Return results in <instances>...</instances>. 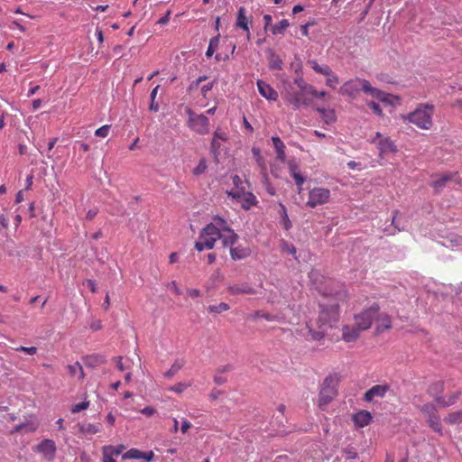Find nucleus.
I'll list each match as a JSON object with an SVG mask.
<instances>
[{
    "label": "nucleus",
    "mask_w": 462,
    "mask_h": 462,
    "mask_svg": "<svg viewBox=\"0 0 462 462\" xmlns=\"http://www.w3.org/2000/svg\"><path fill=\"white\" fill-rule=\"evenodd\" d=\"M221 239L224 246L230 247V255L233 260H242L250 254V249L243 246H234L238 236L231 229L228 222L219 217H212L211 222L204 226V249H211L215 243Z\"/></svg>",
    "instance_id": "obj_1"
},
{
    "label": "nucleus",
    "mask_w": 462,
    "mask_h": 462,
    "mask_svg": "<svg viewBox=\"0 0 462 462\" xmlns=\"http://www.w3.org/2000/svg\"><path fill=\"white\" fill-rule=\"evenodd\" d=\"M321 310L317 320L318 329H314L309 323L306 324L311 338L315 341L322 339L328 328H333L339 320V307L337 303L320 305Z\"/></svg>",
    "instance_id": "obj_2"
},
{
    "label": "nucleus",
    "mask_w": 462,
    "mask_h": 462,
    "mask_svg": "<svg viewBox=\"0 0 462 462\" xmlns=\"http://www.w3.org/2000/svg\"><path fill=\"white\" fill-rule=\"evenodd\" d=\"M434 106L430 104H420L416 109L404 116L409 123L415 125L417 127L429 130L431 128L432 116Z\"/></svg>",
    "instance_id": "obj_3"
},
{
    "label": "nucleus",
    "mask_w": 462,
    "mask_h": 462,
    "mask_svg": "<svg viewBox=\"0 0 462 462\" xmlns=\"http://www.w3.org/2000/svg\"><path fill=\"white\" fill-rule=\"evenodd\" d=\"M337 383L338 379L336 375L329 374L324 379L319 394V406L321 410H325L337 395Z\"/></svg>",
    "instance_id": "obj_4"
},
{
    "label": "nucleus",
    "mask_w": 462,
    "mask_h": 462,
    "mask_svg": "<svg viewBox=\"0 0 462 462\" xmlns=\"http://www.w3.org/2000/svg\"><path fill=\"white\" fill-rule=\"evenodd\" d=\"M297 79L298 78H295L293 81L285 83L283 89V95L286 101L294 109H298L301 106H306L309 104V100L303 97L306 93L301 92L300 88H298V84L296 83Z\"/></svg>",
    "instance_id": "obj_5"
},
{
    "label": "nucleus",
    "mask_w": 462,
    "mask_h": 462,
    "mask_svg": "<svg viewBox=\"0 0 462 462\" xmlns=\"http://www.w3.org/2000/svg\"><path fill=\"white\" fill-rule=\"evenodd\" d=\"M370 82L367 79L356 78L345 82L339 89V93L343 96L355 98L362 90L365 93V86H369Z\"/></svg>",
    "instance_id": "obj_6"
},
{
    "label": "nucleus",
    "mask_w": 462,
    "mask_h": 462,
    "mask_svg": "<svg viewBox=\"0 0 462 462\" xmlns=\"http://www.w3.org/2000/svg\"><path fill=\"white\" fill-rule=\"evenodd\" d=\"M378 316V305L373 304L369 309L365 310L361 313L355 316V321L359 329L366 330L368 329L373 321L375 320V318Z\"/></svg>",
    "instance_id": "obj_7"
},
{
    "label": "nucleus",
    "mask_w": 462,
    "mask_h": 462,
    "mask_svg": "<svg viewBox=\"0 0 462 462\" xmlns=\"http://www.w3.org/2000/svg\"><path fill=\"white\" fill-rule=\"evenodd\" d=\"M330 190L326 188H313L309 192V199L306 205L311 208L323 205L328 201Z\"/></svg>",
    "instance_id": "obj_8"
},
{
    "label": "nucleus",
    "mask_w": 462,
    "mask_h": 462,
    "mask_svg": "<svg viewBox=\"0 0 462 462\" xmlns=\"http://www.w3.org/2000/svg\"><path fill=\"white\" fill-rule=\"evenodd\" d=\"M34 450L42 454L44 458L51 462L55 458L57 447L52 439H45L35 447Z\"/></svg>",
    "instance_id": "obj_9"
},
{
    "label": "nucleus",
    "mask_w": 462,
    "mask_h": 462,
    "mask_svg": "<svg viewBox=\"0 0 462 462\" xmlns=\"http://www.w3.org/2000/svg\"><path fill=\"white\" fill-rule=\"evenodd\" d=\"M390 390L389 384H376L365 392L364 401L371 402L374 398H383Z\"/></svg>",
    "instance_id": "obj_10"
},
{
    "label": "nucleus",
    "mask_w": 462,
    "mask_h": 462,
    "mask_svg": "<svg viewBox=\"0 0 462 462\" xmlns=\"http://www.w3.org/2000/svg\"><path fill=\"white\" fill-rule=\"evenodd\" d=\"M256 85L262 97L269 101H276L278 99V92L271 85L262 79H258Z\"/></svg>",
    "instance_id": "obj_11"
},
{
    "label": "nucleus",
    "mask_w": 462,
    "mask_h": 462,
    "mask_svg": "<svg viewBox=\"0 0 462 462\" xmlns=\"http://www.w3.org/2000/svg\"><path fill=\"white\" fill-rule=\"evenodd\" d=\"M298 88L306 95H311L315 98H322L327 96V92L324 90L319 91L312 85L308 84L302 77H298L296 80Z\"/></svg>",
    "instance_id": "obj_12"
},
{
    "label": "nucleus",
    "mask_w": 462,
    "mask_h": 462,
    "mask_svg": "<svg viewBox=\"0 0 462 462\" xmlns=\"http://www.w3.org/2000/svg\"><path fill=\"white\" fill-rule=\"evenodd\" d=\"M189 116L188 125L190 129L200 134L202 133V115H197L190 107L185 108Z\"/></svg>",
    "instance_id": "obj_13"
},
{
    "label": "nucleus",
    "mask_w": 462,
    "mask_h": 462,
    "mask_svg": "<svg viewBox=\"0 0 462 462\" xmlns=\"http://www.w3.org/2000/svg\"><path fill=\"white\" fill-rule=\"evenodd\" d=\"M361 331L363 330L359 329L356 322L353 326L345 325L342 328V338L347 343L354 342L359 337Z\"/></svg>",
    "instance_id": "obj_14"
},
{
    "label": "nucleus",
    "mask_w": 462,
    "mask_h": 462,
    "mask_svg": "<svg viewBox=\"0 0 462 462\" xmlns=\"http://www.w3.org/2000/svg\"><path fill=\"white\" fill-rule=\"evenodd\" d=\"M154 457L152 451L143 452L137 448H131L123 455V459H144L151 461Z\"/></svg>",
    "instance_id": "obj_15"
},
{
    "label": "nucleus",
    "mask_w": 462,
    "mask_h": 462,
    "mask_svg": "<svg viewBox=\"0 0 462 462\" xmlns=\"http://www.w3.org/2000/svg\"><path fill=\"white\" fill-rule=\"evenodd\" d=\"M377 148L380 152V156H383L387 153H394L397 152V147L393 140L389 137H384L379 140L377 143Z\"/></svg>",
    "instance_id": "obj_16"
},
{
    "label": "nucleus",
    "mask_w": 462,
    "mask_h": 462,
    "mask_svg": "<svg viewBox=\"0 0 462 462\" xmlns=\"http://www.w3.org/2000/svg\"><path fill=\"white\" fill-rule=\"evenodd\" d=\"M352 420L357 427L364 428L372 421V415L368 411L362 410L355 413Z\"/></svg>",
    "instance_id": "obj_17"
},
{
    "label": "nucleus",
    "mask_w": 462,
    "mask_h": 462,
    "mask_svg": "<svg viewBox=\"0 0 462 462\" xmlns=\"http://www.w3.org/2000/svg\"><path fill=\"white\" fill-rule=\"evenodd\" d=\"M365 94L378 99L383 103L389 104L391 96L376 88H374L371 83L365 86Z\"/></svg>",
    "instance_id": "obj_18"
},
{
    "label": "nucleus",
    "mask_w": 462,
    "mask_h": 462,
    "mask_svg": "<svg viewBox=\"0 0 462 462\" xmlns=\"http://www.w3.org/2000/svg\"><path fill=\"white\" fill-rule=\"evenodd\" d=\"M228 292L232 295L255 294V290L248 283L234 284L228 287Z\"/></svg>",
    "instance_id": "obj_19"
},
{
    "label": "nucleus",
    "mask_w": 462,
    "mask_h": 462,
    "mask_svg": "<svg viewBox=\"0 0 462 462\" xmlns=\"http://www.w3.org/2000/svg\"><path fill=\"white\" fill-rule=\"evenodd\" d=\"M457 173H445L442 174L439 179L432 181L431 186L434 188L435 192L439 193L447 184V182L453 180L457 177Z\"/></svg>",
    "instance_id": "obj_20"
},
{
    "label": "nucleus",
    "mask_w": 462,
    "mask_h": 462,
    "mask_svg": "<svg viewBox=\"0 0 462 462\" xmlns=\"http://www.w3.org/2000/svg\"><path fill=\"white\" fill-rule=\"evenodd\" d=\"M245 13H246V10L244 6H241L238 9L236 26L237 28H240V29L244 30L245 32H246L247 39H249L250 32H249V26H248V19L245 15Z\"/></svg>",
    "instance_id": "obj_21"
},
{
    "label": "nucleus",
    "mask_w": 462,
    "mask_h": 462,
    "mask_svg": "<svg viewBox=\"0 0 462 462\" xmlns=\"http://www.w3.org/2000/svg\"><path fill=\"white\" fill-rule=\"evenodd\" d=\"M232 370H233V365H226L219 366L217 369L216 374L214 375L215 383L217 385H221V384L225 383L227 380L226 374Z\"/></svg>",
    "instance_id": "obj_22"
},
{
    "label": "nucleus",
    "mask_w": 462,
    "mask_h": 462,
    "mask_svg": "<svg viewBox=\"0 0 462 462\" xmlns=\"http://www.w3.org/2000/svg\"><path fill=\"white\" fill-rule=\"evenodd\" d=\"M308 64L316 73L326 76L327 78L331 76L332 73H334V71L328 65L319 64V62L316 60H309Z\"/></svg>",
    "instance_id": "obj_23"
},
{
    "label": "nucleus",
    "mask_w": 462,
    "mask_h": 462,
    "mask_svg": "<svg viewBox=\"0 0 462 462\" xmlns=\"http://www.w3.org/2000/svg\"><path fill=\"white\" fill-rule=\"evenodd\" d=\"M308 64L316 73L326 76L327 78L331 76L332 73H334V71L328 65L319 64V62L316 60H309Z\"/></svg>",
    "instance_id": "obj_24"
},
{
    "label": "nucleus",
    "mask_w": 462,
    "mask_h": 462,
    "mask_svg": "<svg viewBox=\"0 0 462 462\" xmlns=\"http://www.w3.org/2000/svg\"><path fill=\"white\" fill-rule=\"evenodd\" d=\"M308 64L316 73L326 76L327 78L331 76L332 73H334V71L328 65L319 64V62L316 60H309Z\"/></svg>",
    "instance_id": "obj_25"
},
{
    "label": "nucleus",
    "mask_w": 462,
    "mask_h": 462,
    "mask_svg": "<svg viewBox=\"0 0 462 462\" xmlns=\"http://www.w3.org/2000/svg\"><path fill=\"white\" fill-rule=\"evenodd\" d=\"M289 171L295 180L297 186H302L306 180V176L301 173L298 165L294 162L289 163Z\"/></svg>",
    "instance_id": "obj_26"
},
{
    "label": "nucleus",
    "mask_w": 462,
    "mask_h": 462,
    "mask_svg": "<svg viewBox=\"0 0 462 462\" xmlns=\"http://www.w3.org/2000/svg\"><path fill=\"white\" fill-rule=\"evenodd\" d=\"M104 363H106V357L98 354L89 355L84 358L85 365L90 368L97 367Z\"/></svg>",
    "instance_id": "obj_27"
},
{
    "label": "nucleus",
    "mask_w": 462,
    "mask_h": 462,
    "mask_svg": "<svg viewBox=\"0 0 462 462\" xmlns=\"http://www.w3.org/2000/svg\"><path fill=\"white\" fill-rule=\"evenodd\" d=\"M268 65L269 69L272 70H281L282 69V60L279 55H277L272 50L268 51Z\"/></svg>",
    "instance_id": "obj_28"
},
{
    "label": "nucleus",
    "mask_w": 462,
    "mask_h": 462,
    "mask_svg": "<svg viewBox=\"0 0 462 462\" xmlns=\"http://www.w3.org/2000/svg\"><path fill=\"white\" fill-rule=\"evenodd\" d=\"M317 111L319 113L321 119L327 125H331L337 120L335 110L332 108L318 107Z\"/></svg>",
    "instance_id": "obj_29"
},
{
    "label": "nucleus",
    "mask_w": 462,
    "mask_h": 462,
    "mask_svg": "<svg viewBox=\"0 0 462 462\" xmlns=\"http://www.w3.org/2000/svg\"><path fill=\"white\" fill-rule=\"evenodd\" d=\"M257 203L258 200L252 192L245 191L244 194H242V199L240 201V204L244 209L248 210L253 206H255Z\"/></svg>",
    "instance_id": "obj_30"
},
{
    "label": "nucleus",
    "mask_w": 462,
    "mask_h": 462,
    "mask_svg": "<svg viewBox=\"0 0 462 462\" xmlns=\"http://www.w3.org/2000/svg\"><path fill=\"white\" fill-rule=\"evenodd\" d=\"M272 142L277 153V159L283 162L285 160V145L278 136H273Z\"/></svg>",
    "instance_id": "obj_31"
},
{
    "label": "nucleus",
    "mask_w": 462,
    "mask_h": 462,
    "mask_svg": "<svg viewBox=\"0 0 462 462\" xmlns=\"http://www.w3.org/2000/svg\"><path fill=\"white\" fill-rule=\"evenodd\" d=\"M279 215L281 218V225L283 226L285 230H290L292 226V224L289 218L287 208L282 202H279Z\"/></svg>",
    "instance_id": "obj_32"
},
{
    "label": "nucleus",
    "mask_w": 462,
    "mask_h": 462,
    "mask_svg": "<svg viewBox=\"0 0 462 462\" xmlns=\"http://www.w3.org/2000/svg\"><path fill=\"white\" fill-rule=\"evenodd\" d=\"M190 223H189V226H190V229L195 232L196 229L199 230V240L195 243V248L196 250H198L199 252H202V241H200V239L202 238V228H199V220L196 219V218H190L189 219Z\"/></svg>",
    "instance_id": "obj_33"
},
{
    "label": "nucleus",
    "mask_w": 462,
    "mask_h": 462,
    "mask_svg": "<svg viewBox=\"0 0 462 462\" xmlns=\"http://www.w3.org/2000/svg\"><path fill=\"white\" fill-rule=\"evenodd\" d=\"M290 26V23L286 19H282L273 26L271 27V32L273 35H282L285 30Z\"/></svg>",
    "instance_id": "obj_34"
},
{
    "label": "nucleus",
    "mask_w": 462,
    "mask_h": 462,
    "mask_svg": "<svg viewBox=\"0 0 462 462\" xmlns=\"http://www.w3.org/2000/svg\"><path fill=\"white\" fill-rule=\"evenodd\" d=\"M377 322V330L381 331V329H387L391 328V319L389 316L385 314H380L378 312V316L375 318V320Z\"/></svg>",
    "instance_id": "obj_35"
},
{
    "label": "nucleus",
    "mask_w": 462,
    "mask_h": 462,
    "mask_svg": "<svg viewBox=\"0 0 462 462\" xmlns=\"http://www.w3.org/2000/svg\"><path fill=\"white\" fill-rule=\"evenodd\" d=\"M391 226L393 227V230H391L390 228L387 229L386 231H387L388 235H394L395 232L402 231V230L405 229V225L402 223V219L397 217V212L392 218Z\"/></svg>",
    "instance_id": "obj_36"
},
{
    "label": "nucleus",
    "mask_w": 462,
    "mask_h": 462,
    "mask_svg": "<svg viewBox=\"0 0 462 462\" xmlns=\"http://www.w3.org/2000/svg\"><path fill=\"white\" fill-rule=\"evenodd\" d=\"M429 426L437 433L442 435V426L439 414H435L427 419Z\"/></svg>",
    "instance_id": "obj_37"
},
{
    "label": "nucleus",
    "mask_w": 462,
    "mask_h": 462,
    "mask_svg": "<svg viewBox=\"0 0 462 462\" xmlns=\"http://www.w3.org/2000/svg\"><path fill=\"white\" fill-rule=\"evenodd\" d=\"M460 395V392H457L454 393H451L447 397V399L439 397L437 399V402L443 405V406H451L457 401L458 397Z\"/></svg>",
    "instance_id": "obj_38"
},
{
    "label": "nucleus",
    "mask_w": 462,
    "mask_h": 462,
    "mask_svg": "<svg viewBox=\"0 0 462 462\" xmlns=\"http://www.w3.org/2000/svg\"><path fill=\"white\" fill-rule=\"evenodd\" d=\"M125 447L124 445H118V446H104L102 448V451L108 453L111 456H119L124 450Z\"/></svg>",
    "instance_id": "obj_39"
},
{
    "label": "nucleus",
    "mask_w": 462,
    "mask_h": 462,
    "mask_svg": "<svg viewBox=\"0 0 462 462\" xmlns=\"http://www.w3.org/2000/svg\"><path fill=\"white\" fill-rule=\"evenodd\" d=\"M420 410L427 417V419L438 413L436 406L430 402L421 405Z\"/></svg>",
    "instance_id": "obj_40"
},
{
    "label": "nucleus",
    "mask_w": 462,
    "mask_h": 462,
    "mask_svg": "<svg viewBox=\"0 0 462 462\" xmlns=\"http://www.w3.org/2000/svg\"><path fill=\"white\" fill-rule=\"evenodd\" d=\"M160 86H156L151 92L150 94V106H149V109L150 111L152 112H158L159 111V103L155 101V98L157 97V93H158V89H159Z\"/></svg>",
    "instance_id": "obj_41"
},
{
    "label": "nucleus",
    "mask_w": 462,
    "mask_h": 462,
    "mask_svg": "<svg viewBox=\"0 0 462 462\" xmlns=\"http://www.w3.org/2000/svg\"><path fill=\"white\" fill-rule=\"evenodd\" d=\"M80 431L87 434H96L100 431L98 425L92 423H83L79 425Z\"/></svg>",
    "instance_id": "obj_42"
},
{
    "label": "nucleus",
    "mask_w": 462,
    "mask_h": 462,
    "mask_svg": "<svg viewBox=\"0 0 462 462\" xmlns=\"http://www.w3.org/2000/svg\"><path fill=\"white\" fill-rule=\"evenodd\" d=\"M219 42H220L219 35L213 37L209 41V44H208V50L206 51L207 57H208V58L212 57V55L214 54L216 50L218 48Z\"/></svg>",
    "instance_id": "obj_43"
},
{
    "label": "nucleus",
    "mask_w": 462,
    "mask_h": 462,
    "mask_svg": "<svg viewBox=\"0 0 462 462\" xmlns=\"http://www.w3.org/2000/svg\"><path fill=\"white\" fill-rule=\"evenodd\" d=\"M261 183L269 195H276V189L271 183L269 176H263V178L261 179Z\"/></svg>",
    "instance_id": "obj_44"
},
{
    "label": "nucleus",
    "mask_w": 462,
    "mask_h": 462,
    "mask_svg": "<svg viewBox=\"0 0 462 462\" xmlns=\"http://www.w3.org/2000/svg\"><path fill=\"white\" fill-rule=\"evenodd\" d=\"M254 318H263L268 321H274V320H279L280 319V317L278 315H274V314H270V313H266L263 310H257L254 312Z\"/></svg>",
    "instance_id": "obj_45"
},
{
    "label": "nucleus",
    "mask_w": 462,
    "mask_h": 462,
    "mask_svg": "<svg viewBox=\"0 0 462 462\" xmlns=\"http://www.w3.org/2000/svg\"><path fill=\"white\" fill-rule=\"evenodd\" d=\"M446 420L449 424H456V423L461 422L462 421V411H457L448 414Z\"/></svg>",
    "instance_id": "obj_46"
},
{
    "label": "nucleus",
    "mask_w": 462,
    "mask_h": 462,
    "mask_svg": "<svg viewBox=\"0 0 462 462\" xmlns=\"http://www.w3.org/2000/svg\"><path fill=\"white\" fill-rule=\"evenodd\" d=\"M448 242L450 243L448 246H451L453 249L462 250V236H452Z\"/></svg>",
    "instance_id": "obj_47"
},
{
    "label": "nucleus",
    "mask_w": 462,
    "mask_h": 462,
    "mask_svg": "<svg viewBox=\"0 0 462 462\" xmlns=\"http://www.w3.org/2000/svg\"><path fill=\"white\" fill-rule=\"evenodd\" d=\"M228 310H229V305L225 302H221L217 305H211L208 307V310L210 312H214V313H221V312Z\"/></svg>",
    "instance_id": "obj_48"
},
{
    "label": "nucleus",
    "mask_w": 462,
    "mask_h": 462,
    "mask_svg": "<svg viewBox=\"0 0 462 462\" xmlns=\"http://www.w3.org/2000/svg\"><path fill=\"white\" fill-rule=\"evenodd\" d=\"M69 373L72 374V375H76L77 373L79 372V378H83L84 377V372H83V368L81 366V365L77 362L75 363L74 365H69Z\"/></svg>",
    "instance_id": "obj_49"
},
{
    "label": "nucleus",
    "mask_w": 462,
    "mask_h": 462,
    "mask_svg": "<svg viewBox=\"0 0 462 462\" xmlns=\"http://www.w3.org/2000/svg\"><path fill=\"white\" fill-rule=\"evenodd\" d=\"M182 367V364L179 362H175L171 368L164 373V376L167 378H171Z\"/></svg>",
    "instance_id": "obj_50"
},
{
    "label": "nucleus",
    "mask_w": 462,
    "mask_h": 462,
    "mask_svg": "<svg viewBox=\"0 0 462 462\" xmlns=\"http://www.w3.org/2000/svg\"><path fill=\"white\" fill-rule=\"evenodd\" d=\"M338 83L339 78L336 73H332L331 76L328 77L326 79V85L331 88H336Z\"/></svg>",
    "instance_id": "obj_51"
},
{
    "label": "nucleus",
    "mask_w": 462,
    "mask_h": 462,
    "mask_svg": "<svg viewBox=\"0 0 462 462\" xmlns=\"http://www.w3.org/2000/svg\"><path fill=\"white\" fill-rule=\"evenodd\" d=\"M111 126L108 125H105L98 129L96 130L95 135L98 137L105 138L108 135Z\"/></svg>",
    "instance_id": "obj_52"
},
{
    "label": "nucleus",
    "mask_w": 462,
    "mask_h": 462,
    "mask_svg": "<svg viewBox=\"0 0 462 462\" xmlns=\"http://www.w3.org/2000/svg\"><path fill=\"white\" fill-rule=\"evenodd\" d=\"M14 350L17 352H24L25 354L30 355V356H33L37 353V347H35V346L27 347V346H21L15 347Z\"/></svg>",
    "instance_id": "obj_53"
},
{
    "label": "nucleus",
    "mask_w": 462,
    "mask_h": 462,
    "mask_svg": "<svg viewBox=\"0 0 462 462\" xmlns=\"http://www.w3.org/2000/svg\"><path fill=\"white\" fill-rule=\"evenodd\" d=\"M222 141L217 140V138H213L211 143V152L214 154V156L217 158L219 154V148L221 146Z\"/></svg>",
    "instance_id": "obj_54"
},
{
    "label": "nucleus",
    "mask_w": 462,
    "mask_h": 462,
    "mask_svg": "<svg viewBox=\"0 0 462 462\" xmlns=\"http://www.w3.org/2000/svg\"><path fill=\"white\" fill-rule=\"evenodd\" d=\"M89 406V402H79L76 405H74L72 408H71V412L72 413H78L81 411H84L86 409H88Z\"/></svg>",
    "instance_id": "obj_55"
},
{
    "label": "nucleus",
    "mask_w": 462,
    "mask_h": 462,
    "mask_svg": "<svg viewBox=\"0 0 462 462\" xmlns=\"http://www.w3.org/2000/svg\"><path fill=\"white\" fill-rule=\"evenodd\" d=\"M245 190H244V188H242L241 189H238L236 191H227V195L229 197H232L234 199H236L237 202L240 203L241 199H242V194H244Z\"/></svg>",
    "instance_id": "obj_56"
},
{
    "label": "nucleus",
    "mask_w": 462,
    "mask_h": 462,
    "mask_svg": "<svg viewBox=\"0 0 462 462\" xmlns=\"http://www.w3.org/2000/svg\"><path fill=\"white\" fill-rule=\"evenodd\" d=\"M367 106L373 110V112L378 116L382 115V108L380 105L374 101L367 102Z\"/></svg>",
    "instance_id": "obj_57"
},
{
    "label": "nucleus",
    "mask_w": 462,
    "mask_h": 462,
    "mask_svg": "<svg viewBox=\"0 0 462 462\" xmlns=\"http://www.w3.org/2000/svg\"><path fill=\"white\" fill-rule=\"evenodd\" d=\"M282 249L283 251L287 252L288 254L293 255L296 258L295 254L297 251L294 245H290L288 243H284Z\"/></svg>",
    "instance_id": "obj_58"
},
{
    "label": "nucleus",
    "mask_w": 462,
    "mask_h": 462,
    "mask_svg": "<svg viewBox=\"0 0 462 462\" xmlns=\"http://www.w3.org/2000/svg\"><path fill=\"white\" fill-rule=\"evenodd\" d=\"M186 387H187L186 383H177V384L171 386L170 388V390L173 391L175 393H180L186 389Z\"/></svg>",
    "instance_id": "obj_59"
},
{
    "label": "nucleus",
    "mask_w": 462,
    "mask_h": 462,
    "mask_svg": "<svg viewBox=\"0 0 462 462\" xmlns=\"http://www.w3.org/2000/svg\"><path fill=\"white\" fill-rule=\"evenodd\" d=\"M29 426L28 424H25V423H21V424H18L17 426L14 427V432H23V430H26L27 431H32L33 430V429L30 428L28 429Z\"/></svg>",
    "instance_id": "obj_60"
},
{
    "label": "nucleus",
    "mask_w": 462,
    "mask_h": 462,
    "mask_svg": "<svg viewBox=\"0 0 462 462\" xmlns=\"http://www.w3.org/2000/svg\"><path fill=\"white\" fill-rule=\"evenodd\" d=\"M346 165H347L348 169H350V170H357V171L363 170L362 164L360 162H356L355 161L348 162Z\"/></svg>",
    "instance_id": "obj_61"
},
{
    "label": "nucleus",
    "mask_w": 462,
    "mask_h": 462,
    "mask_svg": "<svg viewBox=\"0 0 462 462\" xmlns=\"http://www.w3.org/2000/svg\"><path fill=\"white\" fill-rule=\"evenodd\" d=\"M155 412V410L152 407H144L142 411H141V413L143 414V415H146V416H152L153 415V413Z\"/></svg>",
    "instance_id": "obj_62"
},
{
    "label": "nucleus",
    "mask_w": 462,
    "mask_h": 462,
    "mask_svg": "<svg viewBox=\"0 0 462 462\" xmlns=\"http://www.w3.org/2000/svg\"><path fill=\"white\" fill-rule=\"evenodd\" d=\"M171 11H168L162 18L159 19L158 23L166 24L170 20Z\"/></svg>",
    "instance_id": "obj_63"
},
{
    "label": "nucleus",
    "mask_w": 462,
    "mask_h": 462,
    "mask_svg": "<svg viewBox=\"0 0 462 462\" xmlns=\"http://www.w3.org/2000/svg\"><path fill=\"white\" fill-rule=\"evenodd\" d=\"M103 454V462H116V459L113 458V456L109 455L106 452L102 451Z\"/></svg>",
    "instance_id": "obj_64"
}]
</instances>
